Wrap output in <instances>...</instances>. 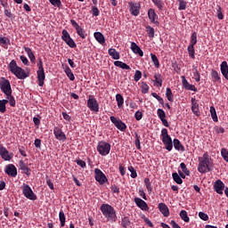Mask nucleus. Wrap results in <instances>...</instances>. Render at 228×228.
<instances>
[{
  "instance_id": "1",
  "label": "nucleus",
  "mask_w": 228,
  "mask_h": 228,
  "mask_svg": "<svg viewBox=\"0 0 228 228\" xmlns=\"http://www.w3.org/2000/svg\"><path fill=\"white\" fill-rule=\"evenodd\" d=\"M199 161H200V163L198 166V171L200 174H206L208 172L212 171L213 161L208 152L204 153L202 157H200Z\"/></svg>"
},
{
  "instance_id": "2",
  "label": "nucleus",
  "mask_w": 228,
  "mask_h": 228,
  "mask_svg": "<svg viewBox=\"0 0 228 228\" xmlns=\"http://www.w3.org/2000/svg\"><path fill=\"white\" fill-rule=\"evenodd\" d=\"M8 68L10 71L18 78V79H25L29 77V72H26L24 69H22L21 67H20L17 64V61L12 60L9 65Z\"/></svg>"
},
{
  "instance_id": "3",
  "label": "nucleus",
  "mask_w": 228,
  "mask_h": 228,
  "mask_svg": "<svg viewBox=\"0 0 228 228\" xmlns=\"http://www.w3.org/2000/svg\"><path fill=\"white\" fill-rule=\"evenodd\" d=\"M100 210L108 221L116 222L117 214L113 207L109 204H102Z\"/></svg>"
},
{
  "instance_id": "4",
  "label": "nucleus",
  "mask_w": 228,
  "mask_h": 228,
  "mask_svg": "<svg viewBox=\"0 0 228 228\" xmlns=\"http://www.w3.org/2000/svg\"><path fill=\"white\" fill-rule=\"evenodd\" d=\"M162 143L165 145V149L167 151H171L173 150L172 137L168 134L167 128H162L161 131Z\"/></svg>"
},
{
  "instance_id": "5",
  "label": "nucleus",
  "mask_w": 228,
  "mask_h": 228,
  "mask_svg": "<svg viewBox=\"0 0 228 228\" xmlns=\"http://www.w3.org/2000/svg\"><path fill=\"white\" fill-rule=\"evenodd\" d=\"M96 151L102 156H107L111 151V144L106 142H99L98 146H96Z\"/></svg>"
},
{
  "instance_id": "6",
  "label": "nucleus",
  "mask_w": 228,
  "mask_h": 228,
  "mask_svg": "<svg viewBox=\"0 0 228 228\" xmlns=\"http://www.w3.org/2000/svg\"><path fill=\"white\" fill-rule=\"evenodd\" d=\"M38 70H37V80H38V86L40 87H43L45 86V68L43 65V61L40 59L37 63Z\"/></svg>"
},
{
  "instance_id": "7",
  "label": "nucleus",
  "mask_w": 228,
  "mask_h": 228,
  "mask_svg": "<svg viewBox=\"0 0 228 228\" xmlns=\"http://www.w3.org/2000/svg\"><path fill=\"white\" fill-rule=\"evenodd\" d=\"M0 88L5 96H10L12 93L10 81L4 77L0 80Z\"/></svg>"
},
{
  "instance_id": "8",
  "label": "nucleus",
  "mask_w": 228,
  "mask_h": 228,
  "mask_svg": "<svg viewBox=\"0 0 228 228\" xmlns=\"http://www.w3.org/2000/svg\"><path fill=\"white\" fill-rule=\"evenodd\" d=\"M22 191H23V195L26 199L32 200V201L37 200V197L34 193L33 190L29 187V185L23 183Z\"/></svg>"
},
{
  "instance_id": "9",
  "label": "nucleus",
  "mask_w": 228,
  "mask_h": 228,
  "mask_svg": "<svg viewBox=\"0 0 228 228\" xmlns=\"http://www.w3.org/2000/svg\"><path fill=\"white\" fill-rule=\"evenodd\" d=\"M87 108L94 112H99L100 105L98 102L96 101V98H94L93 95H89L87 100Z\"/></svg>"
},
{
  "instance_id": "10",
  "label": "nucleus",
  "mask_w": 228,
  "mask_h": 228,
  "mask_svg": "<svg viewBox=\"0 0 228 228\" xmlns=\"http://www.w3.org/2000/svg\"><path fill=\"white\" fill-rule=\"evenodd\" d=\"M61 39L65 41L66 45L70 48H75L77 46L76 43L66 29H63L61 32Z\"/></svg>"
},
{
  "instance_id": "11",
  "label": "nucleus",
  "mask_w": 228,
  "mask_h": 228,
  "mask_svg": "<svg viewBox=\"0 0 228 228\" xmlns=\"http://www.w3.org/2000/svg\"><path fill=\"white\" fill-rule=\"evenodd\" d=\"M129 11L131 15L137 17L140 15L141 4L137 2H129L128 3Z\"/></svg>"
},
{
  "instance_id": "12",
  "label": "nucleus",
  "mask_w": 228,
  "mask_h": 228,
  "mask_svg": "<svg viewBox=\"0 0 228 228\" xmlns=\"http://www.w3.org/2000/svg\"><path fill=\"white\" fill-rule=\"evenodd\" d=\"M110 119L114 124L117 129L120 130L121 132H125L126 130L127 126L124 122H122V119H118L114 116H110Z\"/></svg>"
},
{
  "instance_id": "13",
  "label": "nucleus",
  "mask_w": 228,
  "mask_h": 228,
  "mask_svg": "<svg viewBox=\"0 0 228 228\" xmlns=\"http://www.w3.org/2000/svg\"><path fill=\"white\" fill-rule=\"evenodd\" d=\"M94 174H95V180L98 182L99 184L102 185L105 183H107L108 178L107 176L102 173V169L100 168H95L94 169Z\"/></svg>"
},
{
  "instance_id": "14",
  "label": "nucleus",
  "mask_w": 228,
  "mask_h": 228,
  "mask_svg": "<svg viewBox=\"0 0 228 228\" xmlns=\"http://www.w3.org/2000/svg\"><path fill=\"white\" fill-rule=\"evenodd\" d=\"M70 25L77 30L79 37L85 39L86 37L84 28L74 20H70Z\"/></svg>"
},
{
  "instance_id": "15",
  "label": "nucleus",
  "mask_w": 228,
  "mask_h": 228,
  "mask_svg": "<svg viewBox=\"0 0 228 228\" xmlns=\"http://www.w3.org/2000/svg\"><path fill=\"white\" fill-rule=\"evenodd\" d=\"M4 173L7 174L10 177L15 178L18 175V169L14 165L9 164L5 166Z\"/></svg>"
},
{
  "instance_id": "16",
  "label": "nucleus",
  "mask_w": 228,
  "mask_h": 228,
  "mask_svg": "<svg viewBox=\"0 0 228 228\" xmlns=\"http://www.w3.org/2000/svg\"><path fill=\"white\" fill-rule=\"evenodd\" d=\"M53 134H54L55 138L59 141L65 142L67 139L65 133L62 132L61 128H60L58 126H54Z\"/></svg>"
},
{
  "instance_id": "17",
  "label": "nucleus",
  "mask_w": 228,
  "mask_h": 228,
  "mask_svg": "<svg viewBox=\"0 0 228 228\" xmlns=\"http://www.w3.org/2000/svg\"><path fill=\"white\" fill-rule=\"evenodd\" d=\"M0 156L4 161H10L12 159V156L10 154L9 151L1 144H0Z\"/></svg>"
},
{
  "instance_id": "18",
  "label": "nucleus",
  "mask_w": 228,
  "mask_h": 228,
  "mask_svg": "<svg viewBox=\"0 0 228 228\" xmlns=\"http://www.w3.org/2000/svg\"><path fill=\"white\" fill-rule=\"evenodd\" d=\"M148 18L151 24L159 25V21H158V14L154 9L148 10Z\"/></svg>"
},
{
  "instance_id": "19",
  "label": "nucleus",
  "mask_w": 228,
  "mask_h": 228,
  "mask_svg": "<svg viewBox=\"0 0 228 228\" xmlns=\"http://www.w3.org/2000/svg\"><path fill=\"white\" fill-rule=\"evenodd\" d=\"M224 183L222 182L221 179H217L216 182L214 183V190L217 194L223 195L224 190Z\"/></svg>"
},
{
  "instance_id": "20",
  "label": "nucleus",
  "mask_w": 228,
  "mask_h": 228,
  "mask_svg": "<svg viewBox=\"0 0 228 228\" xmlns=\"http://www.w3.org/2000/svg\"><path fill=\"white\" fill-rule=\"evenodd\" d=\"M182 86L184 89L188 90V91H193V92H197V87L194 85L190 84L187 80H186V77L185 76H182Z\"/></svg>"
},
{
  "instance_id": "21",
  "label": "nucleus",
  "mask_w": 228,
  "mask_h": 228,
  "mask_svg": "<svg viewBox=\"0 0 228 228\" xmlns=\"http://www.w3.org/2000/svg\"><path fill=\"white\" fill-rule=\"evenodd\" d=\"M134 201L140 209H142L143 211L149 210V206L145 201H143V200H142L140 198H134Z\"/></svg>"
},
{
  "instance_id": "22",
  "label": "nucleus",
  "mask_w": 228,
  "mask_h": 228,
  "mask_svg": "<svg viewBox=\"0 0 228 228\" xmlns=\"http://www.w3.org/2000/svg\"><path fill=\"white\" fill-rule=\"evenodd\" d=\"M130 49L133 51L134 54L139 55L140 57H143L144 53L136 43L132 42Z\"/></svg>"
},
{
  "instance_id": "23",
  "label": "nucleus",
  "mask_w": 228,
  "mask_h": 228,
  "mask_svg": "<svg viewBox=\"0 0 228 228\" xmlns=\"http://www.w3.org/2000/svg\"><path fill=\"white\" fill-rule=\"evenodd\" d=\"M220 70L224 77L228 80V63L227 61H222L220 64Z\"/></svg>"
},
{
  "instance_id": "24",
  "label": "nucleus",
  "mask_w": 228,
  "mask_h": 228,
  "mask_svg": "<svg viewBox=\"0 0 228 228\" xmlns=\"http://www.w3.org/2000/svg\"><path fill=\"white\" fill-rule=\"evenodd\" d=\"M159 209L164 216H168L170 215L168 206L164 203L159 204Z\"/></svg>"
},
{
  "instance_id": "25",
  "label": "nucleus",
  "mask_w": 228,
  "mask_h": 228,
  "mask_svg": "<svg viewBox=\"0 0 228 228\" xmlns=\"http://www.w3.org/2000/svg\"><path fill=\"white\" fill-rule=\"evenodd\" d=\"M173 144H174V148L176 151H181L182 152L185 151V147L181 143V142L179 141V139L175 138L173 141Z\"/></svg>"
},
{
  "instance_id": "26",
  "label": "nucleus",
  "mask_w": 228,
  "mask_h": 228,
  "mask_svg": "<svg viewBox=\"0 0 228 228\" xmlns=\"http://www.w3.org/2000/svg\"><path fill=\"white\" fill-rule=\"evenodd\" d=\"M210 76H211L212 81L214 83H216V82L217 83H221L222 82V78H221L219 73L216 70L212 69L211 73H210Z\"/></svg>"
},
{
  "instance_id": "27",
  "label": "nucleus",
  "mask_w": 228,
  "mask_h": 228,
  "mask_svg": "<svg viewBox=\"0 0 228 228\" xmlns=\"http://www.w3.org/2000/svg\"><path fill=\"white\" fill-rule=\"evenodd\" d=\"M191 111L195 115L199 116L200 108H199V104L196 102L195 98H191Z\"/></svg>"
},
{
  "instance_id": "28",
  "label": "nucleus",
  "mask_w": 228,
  "mask_h": 228,
  "mask_svg": "<svg viewBox=\"0 0 228 228\" xmlns=\"http://www.w3.org/2000/svg\"><path fill=\"white\" fill-rule=\"evenodd\" d=\"M114 66L120 68L122 69H126V70H131V67L129 65H127L126 63L120 61H117L114 62Z\"/></svg>"
},
{
  "instance_id": "29",
  "label": "nucleus",
  "mask_w": 228,
  "mask_h": 228,
  "mask_svg": "<svg viewBox=\"0 0 228 228\" xmlns=\"http://www.w3.org/2000/svg\"><path fill=\"white\" fill-rule=\"evenodd\" d=\"M108 54L112 57L113 60H119L120 59V53L117 52L116 49H109L108 50Z\"/></svg>"
},
{
  "instance_id": "30",
  "label": "nucleus",
  "mask_w": 228,
  "mask_h": 228,
  "mask_svg": "<svg viewBox=\"0 0 228 228\" xmlns=\"http://www.w3.org/2000/svg\"><path fill=\"white\" fill-rule=\"evenodd\" d=\"M24 51L27 53L28 58L30 59V61H32V63H35L37 59H36V55L34 54L33 51L30 48L25 47Z\"/></svg>"
},
{
  "instance_id": "31",
  "label": "nucleus",
  "mask_w": 228,
  "mask_h": 228,
  "mask_svg": "<svg viewBox=\"0 0 228 228\" xmlns=\"http://www.w3.org/2000/svg\"><path fill=\"white\" fill-rule=\"evenodd\" d=\"M154 79H155L156 86L159 87H161L163 83V77L161 74L159 73L154 74Z\"/></svg>"
},
{
  "instance_id": "32",
  "label": "nucleus",
  "mask_w": 228,
  "mask_h": 228,
  "mask_svg": "<svg viewBox=\"0 0 228 228\" xmlns=\"http://www.w3.org/2000/svg\"><path fill=\"white\" fill-rule=\"evenodd\" d=\"M0 45L8 48L10 45V39L6 37H0Z\"/></svg>"
},
{
  "instance_id": "33",
  "label": "nucleus",
  "mask_w": 228,
  "mask_h": 228,
  "mask_svg": "<svg viewBox=\"0 0 228 228\" xmlns=\"http://www.w3.org/2000/svg\"><path fill=\"white\" fill-rule=\"evenodd\" d=\"M94 37L96 41H98L100 44H104L105 43V37L101 32H95L94 33Z\"/></svg>"
},
{
  "instance_id": "34",
  "label": "nucleus",
  "mask_w": 228,
  "mask_h": 228,
  "mask_svg": "<svg viewBox=\"0 0 228 228\" xmlns=\"http://www.w3.org/2000/svg\"><path fill=\"white\" fill-rule=\"evenodd\" d=\"M146 32L150 38L155 37V29L153 28V27L150 25L146 26Z\"/></svg>"
},
{
  "instance_id": "35",
  "label": "nucleus",
  "mask_w": 228,
  "mask_h": 228,
  "mask_svg": "<svg viewBox=\"0 0 228 228\" xmlns=\"http://www.w3.org/2000/svg\"><path fill=\"white\" fill-rule=\"evenodd\" d=\"M20 169L22 170L23 174H26L27 175H29V167H28V165L22 161H20Z\"/></svg>"
},
{
  "instance_id": "36",
  "label": "nucleus",
  "mask_w": 228,
  "mask_h": 228,
  "mask_svg": "<svg viewBox=\"0 0 228 228\" xmlns=\"http://www.w3.org/2000/svg\"><path fill=\"white\" fill-rule=\"evenodd\" d=\"M116 102H117V106L118 108H122V106L124 104V98H123L122 94H116Z\"/></svg>"
},
{
  "instance_id": "37",
  "label": "nucleus",
  "mask_w": 228,
  "mask_h": 228,
  "mask_svg": "<svg viewBox=\"0 0 228 228\" xmlns=\"http://www.w3.org/2000/svg\"><path fill=\"white\" fill-rule=\"evenodd\" d=\"M121 225L124 228H128L129 226H131V220L129 219V217L127 216L123 217L121 220Z\"/></svg>"
},
{
  "instance_id": "38",
  "label": "nucleus",
  "mask_w": 228,
  "mask_h": 228,
  "mask_svg": "<svg viewBox=\"0 0 228 228\" xmlns=\"http://www.w3.org/2000/svg\"><path fill=\"white\" fill-rule=\"evenodd\" d=\"M9 103L8 100H0V112L5 113L6 112V104Z\"/></svg>"
},
{
  "instance_id": "39",
  "label": "nucleus",
  "mask_w": 228,
  "mask_h": 228,
  "mask_svg": "<svg viewBox=\"0 0 228 228\" xmlns=\"http://www.w3.org/2000/svg\"><path fill=\"white\" fill-rule=\"evenodd\" d=\"M151 60L153 61V65L156 69H159L160 64H159V60L158 59V56L154 53H151Z\"/></svg>"
},
{
  "instance_id": "40",
  "label": "nucleus",
  "mask_w": 228,
  "mask_h": 228,
  "mask_svg": "<svg viewBox=\"0 0 228 228\" xmlns=\"http://www.w3.org/2000/svg\"><path fill=\"white\" fill-rule=\"evenodd\" d=\"M6 100L8 101L11 107L14 108L16 107V101L13 95L12 94L10 95H6Z\"/></svg>"
},
{
  "instance_id": "41",
  "label": "nucleus",
  "mask_w": 228,
  "mask_h": 228,
  "mask_svg": "<svg viewBox=\"0 0 228 228\" xmlns=\"http://www.w3.org/2000/svg\"><path fill=\"white\" fill-rule=\"evenodd\" d=\"M193 77L196 82L200 81V73L196 66H193Z\"/></svg>"
},
{
  "instance_id": "42",
  "label": "nucleus",
  "mask_w": 228,
  "mask_h": 228,
  "mask_svg": "<svg viewBox=\"0 0 228 228\" xmlns=\"http://www.w3.org/2000/svg\"><path fill=\"white\" fill-rule=\"evenodd\" d=\"M65 73L67 74L69 80L74 81V79H75L74 73L72 72V70L70 69V68L69 66L66 67Z\"/></svg>"
},
{
  "instance_id": "43",
  "label": "nucleus",
  "mask_w": 228,
  "mask_h": 228,
  "mask_svg": "<svg viewBox=\"0 0 228 228\" xmlns=\"http://www.w3.org/2000/svg\"><path fill=\"white\" fill-rule=\"evenodd\" d=\"M166 97L167 98V100L169 102H174V94H173L172 90L170 89V87H167Z\"/></svg>"
},
{
  "instance_id": "44",
  "label": "nucleus",
  "mask_w": 228,
  "mask_h": 228,
  "mask_svg": "<svg viewBox=\"0 0 228 228\" xmlns=\"http://www.w3.org/2000/svg\"><path fill=\"white\" fill-rule=\"evenodd\" d=\"M59 218L61 221V227H64L65 222H66V217H65V213L63 212V210H61V212L59 214Z\"/></svg>"
},
{
  "instance_id": "45",
  "label": "nucleus",
  "mask_w": 228,
  "mask_h": 228,
  "mask_svg": "<svg viewBox=\"0 0 228 228\" xmlns=\"http://www.w3.org/2000/svg\"><path fill=\"white\" fill-rule=\"evenodd\" d=\"M172 178L173 180L177 183V184H182L183 183V179L180 177V175L177 173H173L172 174Z\"/></svg>"
},
{
  "instance_id": "46",
  "label": "nucleus",
  "mask_w": 228,
  "mask_h": 228,
  "mask_svg": "<svg viewBox=\"0 0 228 228\" xmlns=\"http://www.w3.org/2000/svg\"><path fill=\"white\" fill-rule=\"evenodd\" d=\"M188 53H189V55L191 57V59L192 60H195V48H194V45H189L188 46Z\"/></svg>"
},
{
  "instance_id": "47",
  "label": "nucleus",
  "mask_w": 228,
  "mask_h": 228,
  "mask_svg": "<svg viewBox=\"0 0 228 228\" xmlns=\"http://www.w3.org/2000/svg\"><path fill=\"white\" fill-rule=\"evenodd\" d=\"M210 114H211V118L215 122L218 121V117L216 115V111L214 106L210 107Z\"/></svg>"
},
{
  "instance_id": "48",
  "label": "nucleus",
  "mask_w": 228,
  "mask_h": 228,
  "mask_svg": "<svg viewBox=\"0 0 228 228\" xmlns=\"http://www.w3.org/2000/svg\"><path fill=\"white\" fill-rule=\"evenodd\" d=\"M144 184L149 192L152 191V185L149 177L144 178Z\"/></svg>"
},
{
  "instance_id": "49",
  "label": "nucleus",
  "mask_w": 228,
  "mask_h": 228,
  "mask_svg": "<svg viewBox=\"0 0 228 228\" xmlns=\"http://www.w3.org/2000/svg\"><path fill=\"white\" fill-rule=\"evenodd\" d=\"M180 216L183 222L189 223L190 217L188 216L186 210H182L180 213Z\"/></svg>"
},
{
  "instance_id": "50",
  "label": "nucleus",
  "mask_w": 228,
  "mask_h": 228,
  "mask_svg": "<svg viewBox=\"0 0 228 228\" xmlns=\"http://www.w3.org/2000/svg\"><path fill=\"white\" fill-rule=\"evenodd\" d=\"M151 95L153 98L159 101L160 104H162V108H165V102L161 96H159L157 93H152Z\"/></svg>"
},
{
  "instance_id": "51",
  "label": "nucleus",
  "mask_w": 228,
  "mask_h": 228,
  "mask_svg": "<svg viewBox=\"0 0 228 228\" xmlns=\"http://www.w3.org/2000/svg\"><path fill=\"white\" fill-rule=\"evenodd\" d=\"M153 2V4L157 6L159 10H162L164 8V2L162 0H151Z\"/></svg>"
},
{
  "instance_id": "52",
  "label": "nucleus",
  "mask_w": 228,
  "mask_h": 228,
  "mask_svg": "<svg viewBox=\"0 0 228 228\" xmlns=\"http://www.w3.org/2000/svg\"><path fill=\"white\" fill-rule=\"evenodd\" d=\"M221 155L224 160H225L228 163V149L222 148L221 149Z\"/></svg>"
},
{
  "instance_id": "53",
  "label": "nucleus",
  "mask_w": 228,
  "mask_h": 228,
  "mask_svg": "<svg viewBox=\"0 0 228 228\" xmlns=\"http://www.w3.org/2000/svg\"><path fill=\"white\" fill-rule=\"evenodd\" d=\"M179 2V10L184 11L186 10L187 3L185 0H177Z\"/></svg>"
},
{
  "instance_id": "54",
  "label": "nucleus",
  "mask_w": 228,
  "mask_h": 228,
  "mask_svg": "<svg viewBox=\"0 0 228 228\" xmlns=\"http://www.w3.org/2000/svg\"><path fill=\"white\" fill-rule=\"evenodd\" d=\"M197 44V33L193 32L191 36V45L195 46Z\"/></svg>"
},
{
  "instance_id": "55",
  "label": "nucleus",
  "mask_w": 228,
  "mask_h": 228,
  "mask_svg": "<svg viewBox=\"0 0 228 228\" xmlns=\"http://www.w3.org/2000/svg\"><path fill=\"white\" fill-rule=\"evenodd\" d=\"M157 114L160 120L167 117L166 112L163 110V109H158Z\"/></svg>"
},
{
  "instance_id": "56",
  "label": "nucleus",
  "mask_w": 228,
  "mask_h": 228,
  "mask_svg": "<svg viewBox=\"0 0 228 228\" xmlns=\"http://www.w3.org/2000/svg\"><path fill=\"white\" fill-rule=\"evenodd\" d=\"M141 87H142V92L143 93V94H148L149 93V85L147 84V83H145V82H142V84H141Z\"/></svg>"
},
{
  "instance_id": "57",
  "label": "nucleus",
  "mask_w": 228,
  "mask_h": 228,
  "mask_svg": "<svg viewBox=\"0 0 228 228\" xmlns=\"http://www.w3.org/2000/svg\"><path fill=\"white\" fill-rule=\"evenodd\" d=\"M180 167L182 168L183 173H184L186 175H190L191 172L186 167V164L185 163H181Z\"/></svg>"
},
{
  "instance_id": "58",
  "label": "nucleus",
  "mask_w": 228,
  "mask_h": 228,
  "mask_svg": "<svg viewBox=\"0 0 228 228\" xmlns=\"http://www.w3.org/2000/svg\"><path fill=\"white\" fill-rule=\"evenodd\" d=\"M128 170L131 173V178L135 179L137 177V172L133 167H128Z\"/></svg>"
},
{
  "instance_id": "59",
  "label": "nucleus",
  "mask_w": 228,
  "mask_h": 228,
  "mask_svg": "<svg viewBox=\"0 0 228 228\" xmlns=\"http://www.w3.org/2000/svg\"><path fill=\"white\" fill-rule=\"evenodd\" d=\"M142 78V72L140 70H136L134 75V80L138 82Z\"/></svg>"
},
{
  "instance_id": "60",
  "label": "nucleus",
  "mask_w": 228,
  "mask_h": 228,
  "mask_svg": "<svg viewBox=\"0 0 228 228\" xmlns=\"http://www.w3.org/2000/svg\"><path fill=\"white\" fill-rule=\"evenodd\" d=\"M134 145L137 150H141L140 136L137 134H135Z\"/></svg>"
},
{
  "instance_id": "61",
  "label": "nucleus",
  "mask_w": 228,
  "mask_h": 228,
  "mask_svg": "<svg viewBox=\"0 0 228 228\" xmlns=\"http://www.w3.org/2000/svg\"><path fill=\"white\" fill-rule=\"evenodd\" d=\"M76 162L78 165V167H80L81 168H85L86 167V162L81 160L80 159H77Z\"/></svg>"
},
{
  "instance_id": "62",
  "label": "nucleus",
  "mask_w": 228,
  "mask_h": 228,
  "mask_svg": "<svg viewBox=\"0 0 228 228\" xmlns=\"http://www.w3.org/2000/svg\"><path fill=\"white\" fill-rule=\"evenodd\" d=\"M199 216H200V219L203 221H208V216L206 213L200 212Z\"/></svg>"
},
{
  "instance_id": "63",
  "label": "nucleus",
  "mask_w": 228,
  "mask_h": 228,
  "mask_svg": "<svg viewBox=\"0 0 228 228\" xmlns=\"http://www.w3.org/2000/svg\"><path fill=\"white\" fill-rule=\"evenodd\" d=\"M92 14L94 17H98L100 15V10L97 7L92 8Z\"/></svg>"
},
{
  "instance_id": "64",
  "label": "nucleus",
  "mask_w": 228,
  "mask_h": 228,
  "mask_svg": "<svg viewBox=\"0 0 228 228\" xmlns=\"http://www.w3.org/2000/svg\"><path fill=\"white\" fill-rule=\"evenodd\" d=\"M134 118L135 120L140 121L142 118V113L140 110L136 111L134 113Z\"/></svg>"
}]
</instances>
